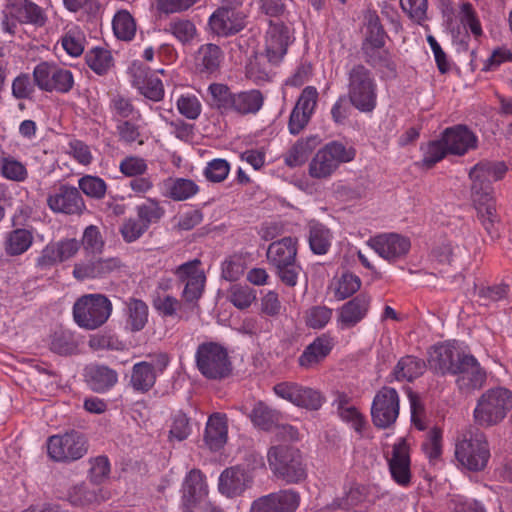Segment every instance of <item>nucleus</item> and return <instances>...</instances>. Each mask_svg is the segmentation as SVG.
<instances>
[{
	"label": "nucleus",
	"instance_id": "1",
	"mask_svg": "<svg viewBox=\"0 0 512 512\" xmlns=\"http://www.w3.org/2000/svg\"><path fill=\"white\" fill-rule=\"evenodd\" d=\"M507 170L502 161H480L469 172L472 181L471 197L477 217L491 240L499 237L497 225L500 221L492 183L501 180Z\"/></svg>",
	"mask_w": 512,
	"mask_h": 512
},
{
	"label": "nucleus",
	"instance_id": "2",
	"mask_svg": "<svg viewBox=\"0 0 512 512\" xmlns=\"http://www.w3.org/2000/svg\"><path fill=\"white\" fill-rule=\"evenodd\" d=\"M455 456L470 471H481L488 463L490 449L485 434L475 426H469L457 441Z\"/></svg>",
	"mask_w": 512,
	"mask_h": 512
},
{
	"label": "nucleus",
	"instance_id": "3",
	"mask_svg": "<svg viewBox=\"0 0 512 512\" xmlns=\"http://www.w3.org/2000/svg\"><path fill=\"white\" fill-rule=\"evenodd\" d=\"M349 102L357 110L372 112L377 104V84L373 73L363 64H356L348 71Z\"/></svg>",
	"mask_w": 512,
	"mask_h": 512
},
{
	"label": "nucleus",
	"instance_id": "4",
	"mask_svg": "<svg viewBox=\"0 0 512 512\" xmlns=\"http://www.w3.org/2000/svg\"><path fill=\"white\" fill-rule=\"evenodd\" d=\"M267 459L272 473L287 484H298L307 477L300 451L292 446H272Z\"/></svg>",
	"mask_w": 512,
	"mask_h": 512
},
{
	"label": "nucleus",
	"instance_id": "5",
	"mask_svg": "<svg viewBox=\"0 0 512 512\" xmlns=\"http://www.w3.org/2000/svg\"><path fill=\"white\" fill-rule=\"evenodd\" d=\"M511 409V391L503 387L492 388L478 399L474 419L482 427H492L502 422Z\"/></svg>",
	"mask_w": 512,
	"mask_h": 512
},
{
	"label": "nucleus",
	"instance_id": "6",
	"mask_svg": "<svg viewBox=\"0 0 512 512\" xmlns=\"http://www.w3.org/2000/svg\"><path fill=\"white\" fill-rule=\"evenodd\" d=\"M196 367L206 379L223 380L232 373L227 349L217 342H203L195 353Z\"/></svg>",
	"mask_w": 512,
	"mask_h": 512
},
{
	"label": "nucleus",
	"instance_id": "7",
	"mask_svg": "<svg viewBox=\"0 0 512 512\" xmlns=\"http://www.w3.org/2000/svg\"><path fill=\"white\" fill-rule=\"evenodd\" d=\"M112 313V303L103 294H86L73 305V318L76 324L87 330H95L104 325Z\"/></svg>",
	"mask_w": 512,
	"mask_h": 512
},
{
	"label": "nucleus",
	"instance_id": "8",
	"mask_svg": "<svg viewBox=\"0 0 512 512\" xmlns=\"http://www.w3.org/2000/svg\"><path fill=\"white\" fill-rule=\"evenodd\" d=\"M355 155L356 151L352 146L347 147L339 141H332L314 155L309 164V174L312 178H327L341 163L352 161Z\"/></svg>",
	"mask_w": 512,
	"mask_h": 512
},
{
	"label": "nucleus",
	"instance_id": "9",
	"mask_svg": "<svg viewBox=\"0 0 512 512\" xmlns=\"http://www.w3.org/2000/svg\"><path fill=\"white\" fill-rule=\"evenodd\" d=\"M89 444L86 436L77 430L52 435L47 440L48 456L55 462L71 463L84 457Z\"/></svg>",
	"mask_w": 512,
	"mask_h": 512
},
{
	"label": "nucleus",
	"instance_id": "10",
	"mask_svg": "<svg viewBox=\"0 0 512 512\" xmlns=\"http://www.w3.org/2000/svg\"><path fill=\"white\" fill-rule=\"evenodd\" d=\"M35 85L42 91L68 93L74 85L73 74L70 70L55 63L41 62L33 70Z\"/></svg>",
	"mask_w": 512,
	"mask_h": 512
},
{
	"label": "nucleus",
	"instance_id": "11",
	"mask_svg": "<svg viewBox=\"0 0 512 512\" xmlns=\"http://www.w3.org/2000/svg\"><path fill=\"white\" fill-rule=\"evenodd\" d=\"M399 395L391 387H382L375 395L371 406L373 424L380 429L393 426L399 416Z\"/></svg>",
	"mask_w": 512,
	"mask_h": 512
},
{
	"label": "nucleus",
	"instance_id": "12",
	"mask_svg": "<svg viewBox=\"0 0 512 512\" xmlns=\"http://www.w3.org/2000/svg\"><path fill=\"white\" fill-rule=\"evenodd\" d=\"M169 356L166 353H158L152 357V361H141L132 367L129 384L134 391L147 393L156 383L157 376L162 374L169 364Z\"/></svg>",
	"mask_w": 512,
	"mask_h": 512
},
{
	"label": "nucleus",
	"instance_id": "13",
	"mask_svg": "<svg viewBox=\"0 0 512 512\" xmlns=\"http://www.w3.org/2000/svg\"><path fill=\"white\" fill-rule=\"evenodd\" d=\"M273 391L278 397L312 411L320 409L324 401L318 390L294 382L278 383L273 387Z\"/></svg>",
	"mask_w": 512,
	"mask_h": 512
},
{
	"label": "nucleus",
	"instance_id": "14",
	"mask_svg": "<svg viewBox=\"0 0 512 512\" xmlns=\"http://www.w3.org/2000/svg\"><path fill=\"white\" fill-rule=\"evenodd\" d=\"M47 205L54 213L81 215L86 209L85 202L76 187L60 185L47 197Z\"/></svg>",
	"mask_w": 512,
	"mask_h": 512
},
{
	"label": "nucleus",
	"instance_id": "15",
	"mask_svg": "<svg viewBox=\"0 0 512 512\" xmlns=\"http://www.w3.org/2000/svg\"><path fill=\"white\" fill-rule=\"evenodd\" d=\"M300 503L298 492L287 489L255 499L250 512H294Z\"/></svg>",
	"mask_w": 512,
	"mask_h": 512
},
{
	"label": "nucleus",
	"instance_id": "16",
	"mask_svg": "<svg viewBox=\"0 0 512 512\" xmlns=\"http://www.w3.org/2000/svg\"><path fill=\"white\" fill-rule=\"evenodd\" d=\"M200 263V260L194 259L180 265L175 272L179 280L185 282L182 296L187 303L196 304L204 291L206 277L198 269Z\"/></svg>",
	"mask_w": 512,
	"mask_h": 512
},
{
	"label": "nucleus",
	"instance_id": "17",
	"mask_svg": "<svg viewBox=\"0 0 512 512\" xmlns=\"http://www.w3.org/2000/svg\"><path fill=\"white\" fill-rule=\"evenodd\" d=\"M452 375L457 376L456 383L459 389L466 391L481 388L486 380V372L477 359L466 353H463Z\"/></svg>",
	"mask_w": 512,
	"mask_h": 512
},
{
	"label": "nucleus",
	"instance_id": "18",
	"mask_svg": "<svg viewBox=\"0 0 512 512\" xmlns=\"http://www.w3.org/2000/svg\"><path fill=\"white\" fill-rule=\"evenodd\" d=\"M291 42L290 30L282 22H269L265 36V52L271 63H278L287 53Z\"/></svg>",
	"mask_w": 512,
	"mask_h": 512
},
{
	"label": "nucleus",
	"instance_id": "19",
	"mask_svg": "<svg viewBox=\"0 0 512 512\" xmlns=\"http://www.w3.org/2000/svg\"><path fill=\"white\" fill-rule=\"evenodd\" d=\"M253 483V476L240 466L226 468L219 476L218 490L227 498L240 496Z\"/></svg>",
	"mask_w": 512,
	"mask_h": 512
},
{
	"label": "nucleus",
	"instance_id": "20",
	"mask_svg": "<svg viewBox=\"0 0 512 512\" xmlns=\"http://www.w3.org/2000/svg\"><path fill=\"white\" fill-rule=\"evenodd\" d=\"M244 12H233L217 8L209 18L208 25L217 36L228 37L240 32L246 24Z\"/></svg>",
	"mask_w": 512,
	"mask_h": 512
},
{
	"label": "nucleus",
	"instance_id": "21",
	"mask_svg": "<svg viewBox=\"0 0 512 512\" xmlns=\"http://www.w3.org/2000/svg\"><path fill=\"white\" fill-rule=\"evenodd\" d=\"M463 353L450 342L442 343L433 347L428 363L430 368L436 373L452 375Z\"/></svg>",
	"mask_w": 512,
	"mask_h": 512
},
{
	"label": "nucleus",
	"instance_id": "22",
	"mask_svg": "<svg viewBox=\"0 0 512 512\" xmlns=\"http://www.w3.org/2000/svg\"><path fill=\"white\" fill-rule=\"evenodd\" d=\"M371 304V297L360 293L342 305L338 311V325L341 329L355 327L367 315Z\"/></svg>",
	"mask_w": 512,
	"mask_h": 512
},
{
	"label": "nucleus",
	"instance_id": "23",
	"mask_svg": "<svg viewBox=\"0 0 512 512\" xmlns=\"http://www.w3.org/2000/svg\"><path fill=\"white\" fill-rule=\"evenodd\" d=\"M370 246L382 258L395 261L408 253L411 243L408 238L392 233L371 239Z\"/></svg>",
	"mask_w": 512,
	"mask_h": 512
},
{
	"label": "nucleus",
	"instance_id": "24",
	"mask_svg": "<svg viewBox=\"0 0 512 512\" xmlns=\"http://www.w3.org/2000/svg\"><path fill=\"white\" fill-rule=\"evenodd\" d=\"M392 478L399 485L405 486L410 483V455L409 446L405 438H401L394 444L392 456L388 461Z\"/></svg>",
	"mask_w": 512,
	"mask_h": 512
},
{
	"label": "nucleus",
	"instance_id": "25",
	"mask_svg": "<svg viewBox=\"0 0 512 512\" xmlns=\"http://www.w3.org/2000/svg\"><path fill=\"white\" fill-rule=\"evenodd\" d=\"M334 346L333 339L322 334L315 338L312 343L305 347L298 358V364L304 369H312L322 363L331 353Z\"/></svg>",
	"mask_w": 512,
	"mask_h": 512
},
{
	"label": "nucleus",
	"instance_id": "26",
	"mask_svg": "<svg viewBox=\"0 0 512 512\" xmlns=\"http://www.w3.org/2000/svg\"><path fill=\"white\" fill-rule=\"evenodd\" d=\"M442 139L450 154L464 155L476 146V136L463 125L446 128Z\"/></svg>",
	"mask_w": 512,
	"mask_h": 512
},
{
	"label": "nucleus",
	"instance_id": "27",
	"mask_svg": "<svg viewBox=\"0 0 512 512\" xmlns=\"http://www.w3.org/2000/svg\"><path fill=\"white\" fill-rule=\"evenodd\" d=\"M120 267L121 261L119 258H100L87 263H76L73 269V276L80 281L103 278Z\"/></svg>",
	"mask_w": 512,
	"mask_h": 512
},
{
	"label": "nucleus",
	"instance_id": "28",
	"mask_svg": "<svg viewBox=\"0 0 512 512\" xmlns=\"http://www.w3.org/2000/svg\"><path fill=\"white\" fill-rule=\"evenodd\" d=\"M69 501L72 505L78 507H86L98 505L109 498V493L98 484L80 483L72 487L69 491Z\"/></svg>",
	"mask_w": 512,
	"mask_h": 512
},
{
	"label": "nucleus",
	"instance_id": "29",
	"mask_svg": "<svg viewBox=\"0 0 512 512\" xmlns=\"http://www.w3.org/2000/svg\"><path fill=\"white\" fill-rule=\"evenodd\" d=\"M10 13L20 23L35 27H43L48 20L44 9L31 0H12Z\"/></svg>",
	"mask_w": 512,
	"mask_h": 512
},
{
	"label": "nucleus",
	"instance_id": "30",
	"mask_svg": "<svg viewBox=\"0 0 512 512\" xmlns=\"http://www.w3.org/2000/svg\"><path fill=\"white\" fill-rule=\"evenodd\" d=\"M297 239L284 237L269 244L266 251L268 263L275 269L297 260Z\"/></svg>",
	"mask_w": 512,
	"mask_h": 512
},
{
	"label": "nucleus",
	"instance_id": "31",
	"mask_svg": "<svg viewBox=\"0 0 512 512\" xmlns=\"http://www.w3.org/2000/svg\"><path fill=\"white\" fill-rule=\"evenodd\" d=\"M223 59L221 48L212 43L201 45L194 57L196 71L201 75L216 73Z\"/></svg>",
	"mask_w": 512,
	"mask_h": 512
},
{
	"label": "nucleus",
	"instance_id": "32",
	"mask_svg": "<svg viewBox=\"0 0 512 512\" xmlns=\"http://www.w3.org/2000/svg\"><path fill=\"white\" fill-rule=\"evenodd\" d=\"M361 51L365 62L374 69H377L382 74V78L396 77V64L389 51L384 49V46H380V48L361 47Z\"/></svg>",
	"mask_w": 512,
	"mask_h": 512
},
{
	"label": "nucleus",
	"instance_id": "33",
	"mask_svg": "<svg viewBox=\"0 0 512 512\" xmlns=\"http://www.w3.org/2000/svg\"><path fill=\"white\" fill-rule=\"evenodd\" d=\"M227 417L222 413H213L207 421L204 441L210 450H220L227 441Z\"/></svg>",
	"mask_w": 512,
	"mask_h": 512
},
{
	"label": "nucleus",
	"instance_id": "34",
	"mask_svg": "<svg viewBox=\"0 0 512 512\" xmlns=\"http://www.w3.org/2000/svg\"><path fill=\"white\" fill-rule=\"evenodd\" d=\"M86 381L95 392H105L118 380L117 372L105 365H91L86 368Z\"/></svg>",
	"mask_w": 512,
	"mask_h": 512
},
{
	"label": "nucleus",
	"instance_id": "35",
	"mask_svg": "<svg viewBox=\"0 0 512 512\" xmlns=\"http://www.w3.org/2000/svg\"><path fill=\"white\" fill-rule=\"evenodd\" d=\"M248 417L257 428L270 431L278 426L282 415L280 411L270 407L265 402L258 401L254 404Z\"/></svg>",
	"mask_w": 512,
	"mask_h": 512
},
{
	"label": "nucleus",
	"instance_id": "36",
	"mask_svg": "<svg viewBox=\"0 0 512 512\" xmlns=\"http://www.w3.org/2000/svg\"><path fill=\"white\" fill-rule=\"evenodd\" d=\"M263 94L257 89L235 93L230 112L239 115L257 113L263 106Z\"/></svg>",
	"mask_w": 512,
	"mask_h": 512
},
{
	"label": "nucleus",
	"instance_id": "37",
	"mask_svg": "<svg viewBox=\"0 0 512 512\" xmlns=\"http://www.w3.org/2000/svg\"><path fill=\"white\" fill-rule=\"evenodd\" d=\"M149 309L147 304L137 298H129L126 302V328L131 332L143 330L148 322Z\"/></svg>",
	"mask_w": 512,
	"mask_h": 512
},
{
	"label": "nucleus",
	"instance_id": "38",
	"mask_svg": "<svg viewBox=\"0 0 512 512\" xmlns=\"http://www.w3.org/2000/svg\"><path fill=\"white\" fill-rule=\"evenodd\" d=\"M207 493L204 476L198 469L191 470L183 483V500L186 506H191Z\"/></svg>",
	"mask_w": 512,
	"mask_h": 512
},
{
	"label": "nucleus",
	"instance_id": "39",
	"mask_svg": "<svg viewBox=\"0 0 512 512\" xmlns=\"http://www.w3.org/2000/svg\"><path fill=\"white\" fill-rule=\"evenodd\" d=\"M165 196L173 201L187 200L199 192V186L187 178H168L164 181Z\"/></svg>",
	"mask_w": 512,
	"mask_h": 512
},
{
	"label": "nucleus",
	"instance_id": "40",
	"mask_svg": "<svg viewBox=\"0 0 512 512\" xmlns=\"http://www.w3.org/2000/svg\"><path fill=\"white\" fill-rule=\"evenodd\" d=\"M164 32L174 36L184 46L191 44L197 36V28L194 22L180 17L171 19L165 26Z\"/></svg>",
	"mask_w": 512,
	"mask_h": 512
},
{
	"label": "nucleus",
	"instance_id": "41",
	"mask_svg": "<svg viewBox=\"0 0 512 512\" xmlns=\"http://www.w3.org/2000/svg\"><path fill=\"white\" fill-rule=\"evenodd\" d=\"M426 368L423 360L415 356L402 357L394 368V375L397 380L413 381L421 376Z\"/></svg>",
	"mask_w": 512,
	"mask_h": 512
},
{
	"label": "nucleus",
	"instance_id": "42",
	"mask_svg": "<svg viewBox=\"0 0 512 512\" xmlns=\"http://www.w3.org/2000/svg\"><path fill=\"white\" fill-rule=\"evenodd\" d=\"M331 232L321 223L313 222L309 225V246L314 254L324 255L331 246Z\"/></svg>",
	"mask_w": 512,
	"mask_h": 512
},
{
	"label": "nucleus",
	"instance_id": "43",
	"mask_svg": "<svg viewBox=\"0 0 512 512\" xmlns=\"http://www.w3.org/2000/svg\"><path fill=\"white\" fill-rule=\"evenodd\" d=\"M368 495V488L365 485L355 483L343 497L336 498L327 505L328 509L349 510L350 508L362 503Z\"/></svg>",
	"mask_w": 512,
	"mask_h": 512
},
{
	"label": "nucleus",
	"instance_id": "44",
	"mask_svg": "<svg viewBox=\"0 0 512 512\" xmlns=\"http://www.w3.org/2000/svg\"><path fill=\"white\" fill-rule=\"evenodd\" d=\"M33 235L27 229L18 228L11 231L5 242V251L10 256L21 255L32 245Z\"/></svg>",
	"mask_w": 512,
	"mask_h": 512
},
{
	"label": "nucleus",
	"instance_id": "45",
	"mask_svg": "<svg viewBox=\"0 0 512 512\" xmlns=\"http://www.w3.org/2000/svg\"><path fill=\"white\" fill-rule=\"evenodd\" d=\"M137 218L148 229L152 224L158 223L165 214L164 208L159 201L148 198L146 202L136 207Z\"/></svg>",
	"mask_w": 512,
	"mask_h": 512
},
{
	"label": "nucleus",
	"instance_id": "46",
	"mask_svg": "<svg viewBox=\"0 0 512 512\" xmlns=\"http://www.w3.org/2000/svg\"><path fill=\"white\" fill-rule=\"evenodd\" d=\"M113 31L118 39L129 41L136 32V24L128 11L122 10L115 14L113 18Z\"/></svg>",
	"mask_w": 512,
	"mask_h": 512
},
{
	"label": "nucleus",
	"instance_id": "47",
	"mask_svg": "<svg viewBox=\"0 0 512 512\" xmlns=\"http://www.w3.org/2000/svg\"><path fill=\"white\" fill-rule=\"evenodd\" d=\"M212 98V105L223 112H230L235 93L222 83H212L208 87Z\"/></svg>",
	"mask_w": 512,
	"mask_h": 512
},
{
	"label": "nucleus",
	"instance_id": "48",
	"mask_svg": "<svg viewBox=\"0 0 512 512\" xmlns=\"http://www.w3.org/2000/svg\"><path fill=\"white\" fill-rule=\"evenodd\" d=\"M78 343L70 331H58L52 335L50 349L59 355H72L77 351Z\"/></svg>",
	"mask_w": 512,
	"mask_h": 512
},
{
	"label": "nucleus",
	"instance_id": "49",
	"mask_svg": "<svg viewBox=\"0 0 512 512\" xmlns=\"http://www.w3.org/2000/svg\"><path fill=\"white\" fill-rule=\"evenodd\" d=\"M313 140V138L298 140L287 153L285 163L289 167H297L304 164L313 150L311 145Z\"/></svg>",
	"mask_w": 512,
	"mask_h": 512
},
{
	"label": "nucleus",
	"instance_id": "50",
	"mask_svg": "<svg viewBox=\"0 0 512 512\" xmlns=\"http://www.w3.org/2000/svg\"><path fill=\"white\" fill-rule=\"evenodd\" d=\"M85 58L87 65L99 75L105 74L113 63L110 51L104 48H93Z\"/></svg>",
	"mask_w": 512,
	"mask_h": 512
},
{
	"label": "nucleus",
	"instance_id": "51",
	"mask_svg": "<svg viewBox=\"0 0 512 512\" xmlns=\"http://www.w3.org/2000/svg\"><path fill=\"white\" fill-rule=\"evenodd\" d=\"M78 186L81 191L90 198L102 199L107 190V185L103 179L97 176L85 175L78 180Z\"/></svg>",
	"mask_w": 512,
	"mask_h": 512
},
{
	"label": "nucleus",
	"instance_id": "52",
	"mask_svg": "<svg viewBox=\"0 0 512 512\" xmlns=\"http://www.w3.org/2000/svg\"><path fill=\"white\" fill-rule=\"evenodd\" d=\"M509 292V285L501 282L499 284L479 288L477 295L481 305L489 306L491 303L506 298Z\"/></svg>",
	"mask_w": 512,
	"mask_h": 512
},
{
	"label": "nucleus",
	"instance_id": "53",
	"mask_svg": "<svg viewBox=\"0 0 512 512\" xmlns=\"http://www.w3.org/2000/svg\"><path fill=\"white\" fill-rule=\"evenodd\" d=\"M0 170L5 178L17 182L24 181L28 175L24 164L10 156L0 160Z\"/></svg>",
	"mask_w": 512,
	"mask_h": 512
},
{
	"label": "nucleus",
	"instance_id": "54",
	"mask_svg": "<svg viewBox=\"0 0 512 512\" xmlns=\"http://www.w3.org/2000/svg\"><path fill=\"white\" fill-rule=\"evenodd\" d=\"M255 299V291L248 285L235 284L230 288L229 300L239 309L248 308Z\"/></svg>",
	"mask_w": 512,
	"mask_h": 512
},
{
	"label": "nucleus",
	"instance_id": "55",
	"mask_svg": "<svg viewBox=\"0 0 512 512\" xmlns=\"http://www.w3.org/2000/svg\"><path fill=\"white\" fill-rule=\"evenodd\" d=\"M449 153L443 139L434 140L427 144L424 150V156L422 159V166L430 169L436 163L441 161Z\"/></svg>",
	"mask_w": 512,
	"mask_h": 512
},
{
	"label": "nucleus",
	"instance_id": "56",
	"mask_svg": "<svg viewBox=\"0 0 512 512\" xmlns=\"http://www.w3.org/2000/svg\"><path fill=\"white\" fill-rule=\"evenodd\" d=\"M191 433L190 419L182 411L176 412L172 417V423L169 430V440L183 441Z\"/></svg>",
	"mask_w": 512,
	"mask_h": 512
},
{
	"label": "nucleus",
	"instance_id": "57",
	"mask_svg": "<svg viewBox=\"0 0 512 512\" xmlns=\"http://www.w3.org/2000/svg\"><path fill=\"white\" fill-rule=\"evenodd\" d=\"M404 13L417 24L427 20L428 0H399Z\"/></svg>",
	"mask_w": 512,
	"mask_h": 512
},
{
	"label": "nucleus",
	"instance_id": "58",
	"mask_svg": "<svg viewBox=\"0 0 512 512\" xmlns=\"http://www.w3.org/2000/svg\"><path fill=\"white\" fill-rule=\"evenodd\" d=\"M442 430L433 427L427 434L426 440L422 444V449L430 461L437 460L442 454Z\"/></svg>",
	"mask_w": 512,
	"mask_h": 512
},
{
	"label": "nucleus",
	"instance_id": "59",
	"mask_svg": "<svg viewBox=\"0 0 512 512\" xmlns=\"http://www.w3.org/2000/svg\"><path fill=\"white\" fill-rule=\"evenodd\" d=\"M176 106L179 113L189 120L197 119L202 111L201 103L195 95L180 96Z\"/></svg>",
	"mask_w": 512,
	"mask_h": 512
},
{
	"label": "nucleus",
	"instance_id": "60",
	"mask_svg": "<svg viewBox=\"0 0 512 512\" xmlns=\"http://www.w3.org/2000/svg\"><path fill=\"white\" fill-rule=\"evenodd\" d=\"M386 33L379 22V19H371L367 26L366 37L362 42L361 47H376L385 45Z\"/></svg>",
	"mask_w": 512,
	"mask_h": 512
},
{
	"label": "nucleus",
	"instance_id": "61",
	"mask_svg": "<svg viewBox=\"0 0 512 512\" xmlns=\"http://www.w3.org/2000/svg\"><path fill=\"white\" fill-rule=\"evenodd\" d=\"M332 310L326 306H314L306 312L305 323L313 329L323 328L331 319Z\"/></svg>",
	"mask_w": 512,
	"mask_h": 512
},
{
	"label": "nucleus",
	"instance_id": "62",
	"mask_svg": "<svg viewBox=\"0 0 512 512\" xmlns=\"http://www.w3.org/2000/svg\"><path fill=\"white\" fill-rule=\"evenodd\" d=\"M360 287L361 280L358 276L352 273H344L338 282L335 295L339 300H344L356 293Z\"/></svg>",
	"mask_w": 512,
	"mask_h": 512
},
{
	"label": "nucleus",
	"instance_id": "63",
	"mask_svg": "<svg viewBox=\"0 0 512 512\" xmlns=\"http://www.w3.org/2000/svg\"><path fill=\"white\" fill-rule=\"evenodd\" d=\"M84 249L93 254L101 253L104 248V240L99 228L96 225H89L85 228L82 238Z\"/></svg>",
	"mask_w": 512,
	"mask_h": 512
},
{
	"label": "nucleus",
	"instance_id": "64",
	"mask_svg": "<svg viewBox=\"0 0 512 512\" xmlns=\"http://www.w3.org/2000/svg\"><path fill=\"white\" fill-rule=\"evenodd\" d=\"M275 274L280 281L288 287H295L298 283V278L302 273V267L297 260L286 263L285 265L279 266L274 269Z\"/></svg>",
	"mask_w": 512,
	"mask_h": 512
}]
</instances>
